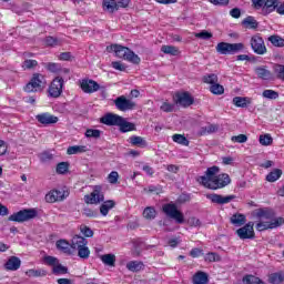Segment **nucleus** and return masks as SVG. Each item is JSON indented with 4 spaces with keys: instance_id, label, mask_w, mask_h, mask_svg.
<instances>
[{
    "instance_id": "nucleus-1",
    "label": "nucleus",
    "mask_w": 284,
    "mask_h": 284,
    "mask_svg": "<svg viewBox=\"0 0 284 284\" xmlns=\"http://www.w3.org/2000/svg\"><path fill=\"white\" fill-rule=\"evenodd\" d=\"M219 166L209 168L205 175L197 178V183H201L207 190H223V187L232 183V180L227 173L219 174Z\"/></svg>"
},
{
    "instance_id": "nucleus-2",
    "label": "nucleus",
    "mask_w": 284,
    "mask_h": 284,
    "mask_svg": "<svg viewBox=\"0 0 284 284\" xmlns=\"http://www.w3.org/2000/svg\"><path fill=\"white\" fill-rule=\"evenodd\" d=\"M255 216L260 220L255 226L257 232H265V230H276V227L284 225V219L274 217V211L270 209H258L255 212Z\"/></svg>"
},
{
    "instance_id": "nucleus-3",
    "label": "nucleus",
    "mask_w": 284,
    "mask_h": 284,
    "mask_svg": "<svg viewBox=\"0 0 284 284\" xmlns=\"http://www.w3.org/2000/svg\"><path fill=\"white\" fill-rule=\"evenodd\" d=\"M219 54H236V52H243L245 50V44L239 43H227L220 42L215 48Z\"/></svg>"
},
{
    "instance_id": "nucleus-4",
    "label": "nucleus",
    "mask_w": 284,
    "mask_h": 284,
    "mask_svg": "<svg viewBox=\"0 0 284 284\" xmlns=\"http://www.w3.org/2000/svg\"><path fill=\"white\" fill-rule=\"evenodd\" d=\"M65 85V80L61 77H55L49 85L48 94L51 99H59L63 94V88Z\"/></svg>"
},
{
    "instance_id": "nucleus-5",
    "label": "nucleus",
    "mask_w": 284,
    "mask_h": 284,
    "mask_svg": "<svg viewBox=\"0 0 284 284\" xmlns=\"http://www.w3.org/2000/svg\"><path fill=\"white\" fill-rule=\"evenodd\" d=\"M36 216L37 210L27 209L11 214L9 221H13L14 223H26V221H31V219H36Z\"/></svg>"
},
{
    "instance_id": "nucleus-6",
    "label": "nucleus",
    "mask_w": 284,
    "mask_h": 284,
    "mask_svg": "<svg viewBox=\"0 0 284 284\" xmlns=\"http://www.w3.org/2000/svg\"><path fill=\"white\" fill-rule=\"evenodd\" d=\"M45 85V77L41 73H34L31 81L24 87V92H39Z\"/></svg>"
},
{
    "instance_id": "nucleus-7",
    "label": "nucleus",
    "mask_w": 284,
    "mask_h": 284,
    "mask_svg": "<svg viewBox=\"0 0 284 284\" xmlns=\"http://www.w3.org/2000/svg\"><path fill=\"white\" fill-rule=\"evenodd\" d=\"M105 196L103 195V187L101 185H95L93 191L84 196L85 203L89 205H99V203H103Z\"/></svg>"
},
{
    "instance_id": "nucleus-8",
    "label": "nucleus",
    "mask_w": 284,
    "mask_h": 284,
    "mask_svg": "<svg viewBox=\"0 0 284 284\" xmlns=\"http://www.w3.org/2000/svg\"><path fill=\"white\" fill-rule=\"evenodd\" d=\"M163 212L166 214V216H170V219H174L176 223L181 224L185 222V217L183 216V213L176 209L175 204L169 203L163 205Z\"/></svg>"
},
{
    "instance_id": "nucleus-9",
    "label": "nucleus",
    "mask_w": 284,
    "mask_h": 284,
    "mask_svg": "<svg viewBox=\"0 0 284 284\" xmlns=\"http://www.w3.org/2000/svg\"><path fill=\"white\" fill-rule=\"evenodd\" d=\"M114 104L121 112H128V110H134L136 108V103L124 95L116 98Z\"/></svg>"
},
{
    "instance_id": "nucleus-10",
    "label": "nucleus",
    "mask_w": 284,
    "mask_h": 284,
    "mask_svg": "<svg viewBox=\"0 0 284 284\" xmlns=\"http://www.w3.org/2000/svg\"><path fill=\"white\" fill-rule=\"evenodd\" d=\"M68 196H70V193L65 190H52L45 195V201L47 203H57L64 201Z\"/></svg>"
},
{
    "instance_id": "nucleus-11",
    "label": "nucleus",
    "mask_w": 284,
    "mask_h": 284,
    "mask_svg": "<svg viewBox=\"0 0 284 284\" xmlns=\"http://www.w3.org/2000/svg\"><path fill=\"white\" fill-rule=\"evenodd\" d=\"M251 48L255 54H265V52H267L265 41L258 34L251 38Z\"/></svg>"
},
{
    "instance_id": "nucleus-12",
    "label": "nucleus",
    "mask_w": 284,
    "mask_h": 284,
    "mask_svg": "<svg viewBox=\"0 0 284 284\" xmlns=\"http://www.w3.org/2000/svg\"><path fill=\"white\" fill-rule=\"evenodd\" d=\"M80 88L85 94H93V92H99V90H101V85H99L97 81L90 79L80 80Z\"/></svg>"
},
{
    "instance_id": "nucleus-13",
    "label": "nucleus",
    "mask_w": 284,
    "mask_h": 284,
    "mask_svg": "<svg viewBox=\"0 0 284 284\" xmlns=\"http://www.w3.org/2000/svg\"><path fill=\"white\" fill-rule=\"evenodd\" d=\"M236 234L242 241L254 239V222H248L244 226L237 229Z\"/></svg>"
},
{
    "instance_id": "nucleus-14",
    "label": "nucleus",
    "mask_w": 284,
    "mask_h": 284,
    "mask_svg": "<svg viewBox=\"0 0 284 284\" xmlns=\"http://www.w3.org/2000/svg\"><path fill=\"white\" fill-rule=\"evenodd\" d=\"M206 199H209V201H211L212 203H216V205H227V203H232V201L236 199V195L223 196L221 194L212 193L207 194Z\"/></svg>"
},
{
    "instance_id": "nucleus-15",
    "label": "nucleus",
    "mask_w": 284,
    "mask_h": 284,
    "mask_svg": "<svg viewBox=\"0 0 284 284\" xmlns=\"http://www.w3.org/2000/svg\"><path fill=\"white\" fill-rule=\"evenodd\" d=\"M254 72L257 77V79H261L262 81H273L274 74L270 69H267L266 65H260L254 69Z\"/></svg>"
},
{
    "instance_id": "nucleus-16",
    "label": "nucleus",
    "mask_w": 284,
    "mask_h": 284,
    "mask_svg": "<svg viewBox=\"0 0 284 284\" xmlns=\"http://www.w3.org/2000/svg\"><path fill=\"white\" fill-rule=\"evenodd\" d=\"M175 98H176L175 103L178 105H182V108H190V105L194 103V98H192V95H190V93L187 92L176 93Z\"/></svg>"
},
{
    "instance_id": "nucleus-17",
    "label": "nucleus",
    "mask_w": 284,
    "mask_h": 284,
    "mask_svg": "<svg viewBox=\"0 0 284 284\" xmlns=\"http://www.w3.org/2000/svg\"><path fill=\"white\" fill-rule=\"evenodd\" d=\"M36 119L42 125H53L54 123H59V118L50 113L38 114Z\"/></svg>"
},
{
    "instance_id": "nucleus-18",
    "label": "nucleus",
    "mask_w": 284,
    "mask_h": 284,
    "mask_svg": "<svg viewBox=\"0 0 284 284\" xmlns=\"http://www.w3.org/2000/svg\"><path fill=\"white\" fill-rule=\"evenodd\" d=\"M121 119H123L121 115L114 113H106L100 119V121L104 125H119L121 123Z\"/></svg>"
},
{
    "instance_id": "nucleus-19",
    "label": "nucleus",
    "mask_w": 284,
    "mask_h": 284,
    "mask_svg": "<svg viewBox=\"0 0 284 284\" xmlns=\"http://www.w3.org/2000/svg\"><path fill=\"white\" fill-rule=\"evenodd\" d=\"M129 49L130 48L123 47L121 44H111L106 47V50L109 52H115V57H118L119 59H125Z\"/></svg>"
},
{
    "instance_id": "nucleus-20",
    "label": "nucleus",
    "mask_w": 284,
    "mask_h": 284,
    "mask_svg": "<svg viewBox=\"0 0 284 284\" xmlns=\"http://www.w3.org/2000/svg\"><path fill=\"white\" fill-rule=\"evenodd\" d=\"M57 250H60V252H63V254H68V256H72L74 254V251L72 250V243L65 241V240H59L55 243Z\"/></svg>"
},
{
    "instance_id": "nucleus-21",
    "label": "nucleus",
    "mask_w": 284,
    "mask_h": 284,
    "mask_svg": "<svg viewBox=\"0 0 284 284\" xmlns=\"http://www.w3.org/2000/svg\"><path fill=\"white\" fill-rule=\"evenodd\" d=\"M19 267H21V258L17 256L9 257L4 264V270H7L8 272H17Z\"/></svg>"
},
{
    "instance_id": "nucleus-22",
    "label": "nucleus",
    "mask_w": 284,
    "mask_h": 284,
    "mask_svg": "<svg viewBox=\"0 0 284 284\" xmlns=\"http://www.w3.org/2000/svg\"><path fill=\"white\" fill-rule=\"evenodd\" d=\"M49 72H52L53 74H70V69L61 68V64L55 62H49L44 65Z\"/></svg>"
},
{
    "instance_id": "nucleus-23",
    "label": "nucleus",
    "mask_w": 284,
    "mask_h": 284,
    "mask_svg": "<svg viewBox=\"0 0 284 284\" xmlns=\"http://www.w3.org/2000/svg\"><path fill=\"white\" fill-rule=\"evenodd\" d=\"M85 245H88V240L81 235H74L71 240V248L73 252L81 247H85Z\"/></svg>"
},
{
    "instance_id": "nucleus-24",
    "label": "nucleus",
    "mask_w": 284,
    "mask_h": 284,
    "mask_svg": "<svg viewBox=\"0 0 284 284\" xmlns=\"http://www.w3.org/2000/svg\"><path fill=\"white\" fill-rule=\"evenodd\" d=\"M85 152H90L88 145H72L67 149V154H69V156L74 154H85Z\"/></svg>"
},
{
    "instance_id": "nucleus-25",
    "label": "nucleus",
    "mask_w": 284,
    "mask_h": 284,
    "mask_svg": "<svg viewBox=\"0 0 284 284\" xmlns=\"http://www.w3.org/2000/svg\"><path fill=\"white\" fill-rule=\"evenodd\" d=\"M126 270L133 273L141 272L142 270H145V264L141 261H130L126 263Z\"/></svg>"
},
{
    "instance_id": "nucleus-26",
    "label": "nucleus",
    "mask_w": 284,
    "mask_h": 284,
    "mask_svg": "<svg viewBox=\"0 0 284 284\" xmlns=\"http://www.w3.org/2000/svg\"><path fill=\"white\" fill-rule=\"evenodd\" d=\"M277 3H278V0H264L263 16L267 17V14H272V12L276 10Z\"/></svg>"
},
{
    "instance_id": "nucleus-27",
    "label": "nucleus",
    "mask_w": 284,
    "mask_h": 284,
    "mask_svg": "<svg viewBox=\"0 0 284 284\" xmlns=\"http://www.w3.org/2000/svg\"><path fill=\"white\" fill-rule=\"evenodd\" d=\"M115 205L116 202H114V200L104 201L100 206V214H102V216H108L110 210H113Z\"/></svg>"
},
{
    "instance_id": "nucleus-28",
    "label": "nucleus",
    "mask_w": 284,
    "mask_h": 284,
    "mask_svg": "<svg viewBox=\"0 0 284 284\" xmlns=\"http://www.w3.org/2000/svg\"><path fill=\"white\" fill-rule=\"evenodd\" d=\"M103 10H105V12H116V10H119V4L116 3V0H103Z\"/></svg>"
},
{
    "instance_id": "nucleus-29",
    "label": "nucleus",
    "mask_w": 284,
    "mask_h": 284,
    "mask_svg": "<svg viewBox=\"0 0 284 284\" xmlns=\"http://www.w3.org/2000/svg\"><path fill=\"white\" fill-rule=\"evenodd\" d=\"M100 260L104 265H108L109 267H114L116 263V255L112 253L100 255Z\"/></svg>"
},
{
    "instance_id": "nucleus-30",
    "label": "nucleus",
    "mask_w": 284,
    "mask_h": 284,
    "mask_svg": "<svg viewBox=\"0 0 284 284\" xmlns=\"http://www.w3.org/2000/svg\"><path fill=\"white\" fill-rule=\"evenodd\" d=\"M246 217L244 214L237 213L233 214L231 216V223L232 225H235V227H241L242 225H245Z\"/></svg>"
},
{
    "instance_id": "nucleus-31",
    "label": "nucleus",
    "mask_w": 284,
    "mask_h": 284,
    "mask_svg": "<svg viewBox=\"0 0 284 284\" xmlns=\"http://www.w3.org/2000/svg\"><path fill=\"white\" fill-rule=\"evenodd\" d=\"M242 26L248 30H256V28H258V22L256 19H254V17L248 16L242 21Z\"/></svg>"
},
{
    "instance_id": "nucleus-32",
    "label": "nucleus",
    "mask_w": 284,
    "mask_h": 284,
    "mask_svg": "<svg viewBox=\"0 0 284 284\" xmlns=\"http://www.w3.org/2000/svg\"><path fill=\"white\" fill-rule=\"evenodd\" d=\"M281 176H283V171L281 169H274L266 175V181H268V183H276Z\"/></svg>"
},
{
    "instance_id": "nucleus-33",
    "label": "nucleus",
    "mask_w": 284,
    "mask_h": 284,
    "mask_svg": "<svg viewBox=\"0 0 284 284\" xmlns=\"http://www.w3.org/2000/svg\"><path fill=\"white\" fill-rule=\"evenodd\" d=\"M284 282V272L280 271L276 273H272L268 276V283L270 284H281Z\"/></svg>"
},
{
    "instance_id": "nucleus-34",
    "label": "nucleus",
    "mask_w": 284,
    "mask_h": 284,
    "mask_svg": "<svg viewBox=\"0 0 284 284\" xmlns=\"http://www.w3.org/2000/svg\"><path fill=\"white\" fill-rule=\"evenodd\" d=\"M120 126V131L122 132H132L136 129L134 123L125 121V119H121L120 123L118 124Z\"/></svg>"
},
{
    "instance_id": "nucleus-35",
    "label": "nucleus",
    "mask_w": 284,
    "mask_h": 284,
    "mask_svg": "<svg viewBox=\"0 0 284 284\" xmlns=\"http://www.w3.org/2000/svg\"><path fill=\"white\" fill-rule=\"evenodd\" d=\"M131 145H138L139 148H148V142L145 139L139 135H132L130 138Z\"/></svg>"
},
{
    "instance_id": "nucleus-36",
    "label": "nucleus",
    "mask_w": 284,
    "mask_h": 284,
    "mask_svg": "<svg viewBox=\"0 0 284 284\" xmlns=\"http://www.w3.org/2000/svg\"><path fill=\"white\" fill-rule=\"evenodd\" d=\"M124 61H129V63H135V65H138V63H141V58H139L134 51L129 49L126 51V55L124 57Z\"/></svg>"
},
{
    "instance_id": "nucleus-37",
    "label": "nucleus",
    "mask_w": 284,
    "mask_h": 284,
    "mask_svg": "<svg viewBox=\"0 0 284 284\" xmlns=\"http://www.w3.org/2000/svg\"><path fill=\"white\" fill-rule=\"evenodd\" d=\"M219 131V125L216 124H209L201 129L200 134L201 136H205V134H214V132Z\"/></svg>"
},
{
    "instance_id": "nucleus-38",
    "label": "nucleus",
    "mask_w": 284,
    "mask_h": 284,
    "mask_svg": "<svg viewBox=\"0 0 284 284\" xmlns=\"http://www.w3.org/2000/svg\"><path fill=\"white\" fill-rule=\"evenodd\" d=\"M194 284H207V275L204 272H197L193 276Z\"/></svg>"
},
{
    "instance_id": "nucleus-39",
    "label": "nucleus",
    "mask_w": 284,
    "mask_h": 284,
    "mask_svg": "<svg viewBox=\"0 0 284 284\" xmlns=\"http://www.w3.org/2000/svg\"><path fill=\"white\" fill-rule=\"evenodd\" d=\"M75 251H78V256L79 258H82V261H88V258H90V247H88V244Z\"/></svg>"
},
{
    "instance_id": "nucleus-40",
    "label": "nucleus",
    "mask_w": 284,
    "mask_h": 284,
    "mask_svg": "<svg viewBox=\"0 0 284 284\" xmlns=\"http://www.w3.org/2000/svg\"><path fill=\"white\" fill-rule=\"evenodd\" d=\"M273 72L280 81H284V64H274Z\"/></svg>"
},
{
    "instance_id": "nucleus-41",
    "label": "nucleus",
    "mask_w": 284,
    "mask_h": 284,
    "mask_svg": "<svg viewBox=\"0 0 284 284\" xmlns=\"http://www.w3.org/2000/svg\"><path fill=\"white\" fill-rule=\"evenodd\" d=\"M144 219H148L149 221H152L156 219V210L152 206H148L143 211Z\"/></svg>"
},
{
    "instance_id": "nucleus-42",
    "label": "nucleus",
    "mask_w": 284,
    "mask_h": 284,
    "mask_svg": "<svg viewBox=\"0 0 284 284\" xmlns=\"http://www.w3.org/2000/svg\"><path fill=\"white\" fill-rule=\"evenodd\" d=\"M26 276H29V278H38L39 276H45V272L43 270L30 268L26 271Z\"/></svg>"
},
{
    "instance_id": "nucleus-43",
    "label": "nucleus",
    "mask_w": 284,
    "mask_h": 284,
    "mask_svg": "<svg viewBox=\"0 0 284 284\" xmlns=\"http://www.w3.org/2000/svg\"><path fill=\"white\" fill-rule=\"evenodd\" d=\"M87 139H101V130L88 129L84 133Z\"/></svg>"
},
{
    "instance_id": "nucleus-44",
    "label": "nucleus",
    "mask_w": 284,
    "mask_h": 284,
    "mask_svg": "<svg viewBox=\"0 0 284 284\" xmlns=\"http://www.w3.org/2000/svg\"><path fill=\"white\" fill-rule=\"evenodd\" d=\"M260 143L267 148V145H272L274 143V139L268 133L260 135Z\"/></svg>"
},
{
    "instance_id": "nucleus-45",
    "label": "nucleus",
    "mask_w": 284,
    "mask_h": 284,
    "mask_svg": "<svg viewBox=\"0 0 284 284\" xmlns=\"http://www.w3.org/2000/svg\"><path fill=\"white\" fill-rule=\"evenodd\" d=\"M268 41L272 43V45H275L276 48H284V39L280 36H271L268 38Z\"/></svg>"
},
{
    "instance_id": "nucleus-46",
    "label": "nucleus",
    "mask_w": 284,
    "mask_h": 284,
    "mask_svg": "<svg viewBox=\"0 0 284 284\" xmlns=\"http://www.w3.org/2000/svg\"><path fill=\"white\" fill-rule=\"evenodd\" d=\"M210 92H212V94L221 95L225 92V88L215 82L210 87Z\"/></svg>"
},
{
    "instance_id": "nucleus-47",
    "label": "nucleus",
    "mask_w": 284,
    "mask_h": 284,
    "mask_svg": "<svg viewBox=\"0 0 284 284\" xmlns=\"http://www.w3.org/2000/svg\"><path fill=\"white\" fill-rule=\"evenodd\" d=\"M161 51L164 54H171L172 57H176V54H179V49L172 45H162Z\"/></svg>"
},
{
    "instance_id": "nucleus-48",
    "label": "nucleus",
    "mask_w": 284,
    "mask_h": 284,
    "mask_svg": "<svg viewBox=\"0 0 284 284\" xmlns=\"http://www.w3.org/2000/svg\"><path fill=\"white\" fill-rule=\"evenodd\" d=\"M233 103L236 108H247V103L250 102L247 101V98L235 97Z\"/></svg>"
},
{
    "instance_id": "nucleus-49",
    "label": "nucleus",
    "mask_w": 284,
    "mask_h": 284,
    "mask_svg": "<svg viewBox=\"0 0 284 284\" xmlns=\"http://www.w3.org/2000/svg\"><path fill=\"white\" fill-rule=\"evenodd\" d=\"M262 97L264 99L276 100V99H278V92L271 90V89H266L263 91Z\"/></svg>"
},
{
    "instance_id": "nucleus-50",
    "label": "nucleus",
    "mask_w": 284,
    "mask_h": 284,
    "mask_svg": "<svg viewBox=\"0 0 284 284\" xmlns=\"http://www.w3.org/2000/svg\"><path fill=\"white\" fill-rule=\"evenodd\" d=\"M204 83H209L210 85H214V83H219V75L211 73L203 77Z\"/></svg>"
},
{
    "instance_id": "nucleus-51",
    "label": "nucleus",
    "mask_w": 284,
    "mask_h": 284,
    "mask_svg": "<svg viewBox=\"0 0 284 284\" xmlns=\"http://www.w3.org/2000/svg\"><path fill=\"white\" fill-rule=\"evenodd\" d=\"M69 169H70V164L68 162H60L57 165L55 172L58 174H65V172H68Z\"/></svg>"
},
{
    "instance_id": "nucleus-52",
    "label": "nucleus",
    "mask_w": 284,
    "mask_h": 284,
    "mask_svg": "<svg viewBox=\"0 0 284 284\" xmlns=\"http://www.w3.org/2000/svg\"><path fill=\"white\" fill-rule=\"evenodd\" d=\"M252 7L255 10H261V14H263V11L265 10V0H252Z\"/></svg>"
},
{
    "instance_id": "nucleus-53",
    "label": "nucleus",
    "mask_w": 284,
    "mask_h": 284,
    "mask_svg": "<svg viewBox=\"0 0 284 284\" xmlns=\"http://www.w3.org/2000/svg\"><path fill=\"white\" fill-rule=\"evenodd\" d=\"M53 274H57L58 276L61 274H68V267L58 262L57 265L53 266Z\"/></svg>"
},
{
    "instance_id": "nucleus-54",
    "label": "nucleus",
    "mask_w": 284,
    "mask_h": 284,
    "mask_svg": "<svg viewBox=\"0 0 284 284\" xmlns=\"http://www.w3.org/2000/svg\"><path fill=\"white\" fill-rule=\"evenodd\" d=\"M172 140L174 141V143H179L180 145H187L190 143L187 139L181 134H174L172 136Z\"/></svg>"
},
{
    "instance_id": "nucleus-55",
    "label": "nucleus",
    "mask_w": 284,
    "mask_h": 284,
    "mask_svg": "<svg viewBox=\"0 0 284 284\" xmlns=\"http://www.w3.org/2000/svg\"><path fill=\"white\" fill-rule=\"evenodd\" d=\"M111 68H113L114 70H118L119 72H125V70H128V65H125V63L121 61L112 62Z\"/></svg>"
},
{
    "instance_id": "nucleus-56",
    "label": "nucleus",
    "mask_w": 284,
    "mask_h": 284,
    "mask_svg": "<svg viewBox=\"0 0 284 284\" xmlns=\"http://www.w3.org/2000/svg\"><path fill=\"white\" fill-rule=\"evenodd\" d=\"M108 182H109L111 185H116V183H119V172L112 171V172L108 175Z\"/></svg>"
},
{
    "instance_id": "nucleus-57",
    "label": "nucleus",
    "mask_w": 284,
    "mask_h": 284,
    "mask_svg": "<svg viewBox=\"0 0 284 284\" xmlns=\"http://www.w3.org/2000/svg\"><path fill=\"white\" fill-rule=\"evenodd\" d=\"M174 108H176L174 103L163 102L160 110H162V112H174Z\"/></svg>"
},
{
    "instance_id": "nucleus-58",
    "label": "nucleus",
    "mask_w": 284,
    "mask_h": 284,
    "mask_svg": "<svg viewBox=\"0 0 284 284\" xmlns=\"http://www.w3.org/2000/svg\"><path fill=\"white\" fill-rule=\"evenodd\" d=\"M44 43H45V45L54 48V47L59 45V39L49 36L44 39Z\"/></svg>"
},
{
    "instance_id": "nucleus-59",
    "label": "nucleus",
    "mask_w": 284,
    "mask_h": 284,
    "mask_svg": "<svg viewBox=\"0 0 284 284\" xmlns=\"http://www.w3.org/2000/svg\"><path fill=\"white\" fill-rule=\"evenodd\" d=\"M231 141H233V143H247V135L245 134L234 135L231 138Z\"/></svg>"
},
{
    "instance_id": "nucleus-60",
    "label": "nucleus",
    "mask_w": 284,
    "mask_h": 284,
    "mask_svg": "<svg viewBox=\"0 0 284 284\" xmlns=\"http://www.w3.org/2000/svg\"><path fill=\"white\" fill-rule=\"evenodd\" d=\"M37 65H39V62H37V60H26L22 68H26L27 70H32V68H37Z\"/></svg>"
},
{
    "instance_id": "nucleus-61",
    "label": "nucleus",
    "mask_w": 284,
    "mask_h": 284,
    "mask_svg": "<svg viewBox=\"0 0 284 284\" xmlns=\"http://www.w3.org/2000/svg\"><path fill=\"white\" fill-rule=\"evenodd\" d=\"M80 232L83 234V236H87V239H91V236H94V232L88 226H81Z\"/></svg>"
},
{
    "instance_id": "nucleus-62",
    "label": "nucleus",
    "mask_w": 284,
    "mask_h": 284,
    "mask_svg": "<svg viewBox=\"0 0 284 284\" xmlns=\"http://www.w3.org/2000/svg\"><path fill=\"white\" fill-rule=\"evenodd\" d=\"M52 159H53L52 153H50V152H48V151L42 152V153L40 154V161H41L42 163H48V161H52Z\"/></svg>"
},
{
    "instance_id": "nucleus-63",
    "label": "nucleus",
    "mask_w": 284,
    "mask_h": 284,
    "mask_svg": "<svg viewBox=\"0 0 284 284\" xmlns=\"http://www.w3.org/2000/svg\"><path fill=\"white\" fill-rule=\"evenodd\" d=\"M196 39H203L204 41H207L209 39H212V33L209 31H201L199 33H195Z\"/></svg>"
},
{
    "instance_id": "nucleus-64",
    "label": "nucleus",
    "mask_w": 284,
    "mask_h": 284,
    "mask_svg": "<svg viewBox=\"0 0 284 284\" xmlns=\"http://www.w3.org/2000/svg\"><path fill=\"white\" fill-rule=\"evenodd\" d=\"M44 263L47 265H52V267H54V265H57L59 263V260L54 256H45L44 257Z\"/></svg>"
}]
</instances>
